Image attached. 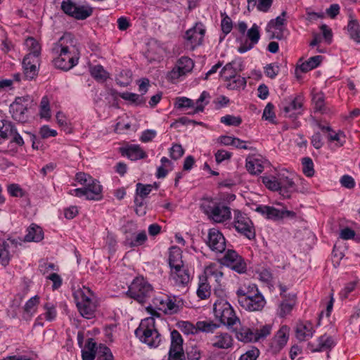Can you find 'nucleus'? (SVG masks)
<instances>
[{
  "instance_id": "nucleus-29",
  "label": "nucleus",
  "mask_w": 360,
  "mask_h": 360,
  "mask_svg": "<svg viewBox=\"0 0 360 360\" xmlns=\"http://www.w3.org/2000/svg\"><path fill=\"white\" fill-rule=\"evenodd\" d=\"M296 295L295 294H288V297L283 299L279 305L278 314L281 317L285 316L290 314L295 304Z\"/></svg>"
},
{
  "instance_id": "nucleus-48",
  "label": "nucleus",
  "mask_w": 360,
  "mask_h": 360,
  "mask_svg": "<svg viewBox=\"0 0 360 360\" xmlns=\"http://www.w3.org/2000/svg\"><path fill=\"white\" fill-rule=\"evenodd\" d=\"M121 98L126 100L131 101L132 103L141 105L146 103V99L143 96V95H139L134 93L125 92L120 95Z\"/></svg>"
},
{
  "instance_id": "nucleus-30",
  "label": "nucleus",
  "mask_w": 360,
  "mask_h": 360,
  "mask_svg": "<svg viewBox=\"0 0 360 360\" xmlns=\"http://www.w3.org/2000/svg\"><path fill=\"white\" fill-rule=\"evenodd\" d=\"M314 330L310 323H300L296 328V337L301 341L311 338Z\"/></svg>"
},
{
  "instance_id": "nucleus-28",
  "label": "nucleus",
  "mask_w": 360,
  "mask_h": 360,
  "mask_svg": "<svg viewBox=\"0 0 360 360\" xmlns=\"http://www.w3.org/2000/svg\"><path fill=\"white\" fill-rule=\"evenodd\" d=\"M44 238V233L41 227L32 224L27 229V233L25 236L24 241L26 242H39Z\"/></svg>"
},
{
  "instance_id": "nucleus-43",
  "label": "nucleus",
  "mask_w": 360,
  "mask_h": 360,
  "mask_svg": "<svg viewBox=\"0 0 360 360\" xmlns=\"http://www.w3.org/2000/svg\"><path fill=\"white\" fill-rule=\"evenodd\" d=\"M236 75H237V72L233 66V63H227L220 72V77L226 82H229Z\"/></svg>"
},
{
  "instance_id": "nucleus-52",
  "label": "nucleus",
  "mask_w": 360,
  "mask_h": 360,
  "mask_svg": "<svg viewBox=\"0 0 360 360\" xmlns=\"http://www.w3.org/2000/svg\"><path fill=\"white\" fill-rule=\"evenodd\" d=\"M220 122L227 126L238 127L242 123V118L240 116L226 115L221 117Z\"/></svg>"
},
{
  "instance_id": "nucleus-45",
  "label": "nucleus",
  "mask_w": 360,
  "mask_h": 360,
  "mask_svg": "<svg viewBox=\"0 0 360 360\" xmlns=\"http://www.w3.org/2000/svg\"><path fill=\"white\" fill-rule=\"evenodd\" d=\"M246 168L252 174H258L263 171L264 167L258 159L246 161Z\"/></svg>"
},
{
  "instance_id": "nucleus-25",
  "label": "nucleus",
  "mask_w": 360,
  "mask_h": 360,
  "mask_svg": "<svg viewBox=\"0 0 360 360\" xmlns=\"http://www.w3.org/2000/svg\"><path fill=\"white\" fill-rule=\"evenodd\" d=\"M289 328L286 326H283L275 335L271 345L276 350H281L287 343L288 340Z\"/></svg>"
},
{
  "instance_id": "nucleus-22",
  "label": "nucleus",
  "mask_w": 360,
  "mask_h": 360,
  "mask_svg": "<svg viewBox=\"0 0 360 360\" xmlns=\"http://www.w3.org/2000/svg\"><path fill=\"white\" fill-rule=\"evenodd\" d=\"M232 330L235 332L236 338L238 341L245 343L256 342L255 329L240 325V328L236 326Z\"/></svg>"
},
{
  "instance_id": "nucleus-23",
  "label": "nucleus",
  "mask_w": 360,
  "mask_h": 360,
  "mask_svg": "<svg viewBox=\"0 0 360 360\" xmlns=\"http://www.w3.org/2000/svg\"><path fill=\"white\" fill-rule=\"evenodd\" d=\"M334 346V341L331 336L324 334L319 338L316 345L309 342L308 348L312 352H323L330 350Z\"/></svg>"
},
{
  "instance_id": "nucleus-63",
  "label": "nucleus",
  "mask_w": 360,
  "mask_h": 360,
  "mask_svg": "<svg viewBox=\"0 0 360 360\" xmlns=\"http://www.w3.org/2000/svg\"><path fill=\"white\" fill-rule=\"evenodd\" d=\"M221 15L223 16V18H222L221 22V30L225 34H227L231 32V31L233 28L232 20H231V18L229 17L225 13L221 14Z\"/></svg>"
},
{
  "instance_id": "nucleus-14",
  "label": "nucleus",
  "mask_w": 360,
  "mask_h": 360,
  "mask_svg": "<svg viewBox=\"0 0 360 360\" xmlns=\"http://www.w3.org/2000/svg\"><path fill=\"white\" fill-rule=\"evenodd\" d=\"M207 244L216 252L222 253L226 250V240L223 234L216 229L209 231Z\"/></svg>"
},
{
  "instance_id": "nucleus-32",
  "label": "nucleus",
  "mask_w": 360,
  "mask_h": 360,
  "mask_svg": "<svg viewBox=\"0 0 360 360\" xmlns=\"http://www.w3.org/2000/svg\"><path fill=\"white\" fill-rule=\"evenodd\" d=\"M347 31L351 39L360 44V25L356 20L352 19L348 22Z\"/></svg>"
},
{
  "instance_id": "nucleus-56",
  "label": "nucleus",
  "mask_w": 360,
  "mask_h": 360,
  "mask_svg": "<svg viewBox=\"0 0 360 360\" xmlns=\"http://www.w3.org/2000/svg\"><path fill=\"white\" fill-rule=\"evenodd\" d=\"M77 4L71 0H63L61 3V10L67 15L72 17L76 11Z\"/></svg>"
},
{
  "instance_id": "nucleus-7",
  "label": "nucleus",
  "mask_w": 360,
  "mask_h": 360,
  "mask_svg": "<svg viewBox=\"0 0 360 360\" xmlns=\"http://www.w3.org/2000/svg\"><path fill=\"white\" fill-rule=\"evenodd\" d=\"M201 208L207 217L214 222L222 223L231 218L230 207L212 200H205Z\"/></svg>"
},
{
  "instance_id": "nucleus-50",
  "label": "nucleus",
  "mask_w": 360,
  "mask_h": 360,
  "mask_svg": "<svg viewBox=\"0 0 360 360\" xmlns=\"http://www.w3.org/2000/svg\"><path fill=\"white\" fill-rule=\"evenodd\" d=\"M272 326L270 324H266L260 326L259 328L255 329L256 335V342L266 338L271 332Z\"/></svg>"
},
{
  "instance_id": "nucleus-4",
  "label": "nucleus",
  "mask_w": 360,
  "mask_h": 360,
  "mask_svg": "<svg viewBox=\"0 0 360 360\" xmlns=\"http://www.w3.org/2000/svg\"><path fill=\"white\" fill-rule=\"evenodd\" d=\"M91 292L89 288H79L73 292V297L81 316L91 319L95 316L96 302L91 299Z\"/></svg>"
},
{
  "instance_id": "nucleus-62",
  "label": "nucleus",
  "mask_w": 360,
  "mask_h": 360,
  "mask_svg": "<svg viewBox=\"0 0 360 360\" xmlns=\"http://www.w3.org/2000/svg\"><path fill=\"white\" fill-rule=\"evenodd\" d=\"M184 154V150L180 144H174L169 150V155L172 159L178 160Z\"/></svg>"
},
{
  "instance_id": "nucleus-11",
  "label": "nucleus",
  "mask_w": 360,
  "mask_h": 360,
  "mask_svg": "<svg viewBox=\"0 0 360 360\" xmlns=\"http://www.w3.org/2000/svg\"><path fill=\"white\" fill-rule=\"evenodd\" d=\"M101 192L102 186L98 181L94 179L84 188L73 189L70 193L79 198L85 196L89 200H98L102 198Z\"/></svg>"
},
{
  "instance_id": "nucleus-31",
  "label": "nucleus",
  "mask_w": 360,
  "mask_h": 360,
  "mask_svg": "<svg viewBox=\"0 0 360 360\" xmlns=\"http://www.w3.org/2000/svg\"><path fill=\"white\" fill-rule=\"evenodd\" d=\"M169 264L171 270L175 268H180L184 265L182 261V252L178 248H172L169 252Z\"/></svg>"
},
{
  "instance_id": "nucleus-57",
  "label": "nucleus",
  "mask_w": 360,
  "mask_h": 360,
  "mask_svg": "<svg viewBox=\"0 0 360 360\" xmlns=\"http://www.w3.org/2000/svg\"><path fill=\"white\" fill-rule=\"evenodd\" d=\"M153 188V185L152 184H143L141 183H138L136 184V194L141 198H145L152 191Z\"/></svg>"
},
{
  "instance_id": "nucleus-6",
  "label": "nucleus",
  "mask_w": 360,
  "mask_h": 360,
  "mask_svg": "<svg viewBox=\"0 0 360 360\" xmlns=\"http://www.w3.org/2000/svg\"><path fill=\"white\" fill-rule=\"evenodd\" d=\"M153 288L143 277H136L129 287L127 295L139 302L146 303L152 296Z\"/></svg>"
},
{
  "instance_id": "nucleus-1",
  "label": "nucleus",
  "mask_w": 360,
  "mask_h": 360,
  "mask_svg": "<svg viewBox=\"0 0 360 360\" xmlns=\"http://www.w3.org/2000/svg\"><path fill=\"white\" fill-rule=\"evenodd\" d=\"M51 53L53 65L68 71L78 63L79 53L75 51L74 38L70 33L64 34L53 44Z\"/></svg>"
},
{
  "instance_id": "nucleus-49",
  "label": "nucleus",
  "mask_w": 360,
  "mask_h": 360,
  "mask_svg": "<svg viewBox=\"0 0 360 360\" xmlns=\"http://www.w3.org/2000/svg\"><path fill=\"white\" fill-rule=\"evenodd\" d=\"M170 349H183V339L181 334L176 330L171 333Z\"/></svg>"
},
{
  "instance_id": "nucleus-17",
  "label": "nucleus",
  "mask_w": 360,
  "mask_h": 360,
  "mask_svg": "<svg viewBox=\"0 0 360 360\" xmlns=\"http://www.w3.org/2000/svg\"><path fill=\"white\" fill-rule=\"evenodd\" d=\"M39 63V58L27 54L22 60V68L24 78L28 80L33 79L38 75V68L37 65Z\"/></svg>"
},
{
  "instance_id": "nucleus-35",
  "label": "nucleus",
  "mask_w": 360,
  "mask_h": 360,
  "mask_svg": "<svg viewBox=\"0 0 360 360\" xmlns=\"http://www.w3.org/2000/svg\"><path fill=\"white\" fill-rule=\"evenodd\" d=\"M323 56H315L309 58L308 60L300 65V69L303 72H307L318 67L321 63Z\"/></svg>"
},
{
  "instance_id": "nucleus-55",
  "label": "nucleus",
  "mask_w": 360,
  "mask_h": 360,
  "mask_svg": "<svg viewBox=\"0 0 360 360\" xmlns=\"http://www.w3.org/2000/svg\"><path fill=\"white\" fill-rule=\"evenodd\" d=\"M302 171L307 176H312L314 174V163L310 158H304L302 159Z\"/></svg>"
},
{
  "instance_id": "nucleus-9",
  "label": "nucleus",
  "mask_w": 360,
  "mask_h": 360,
  "mask_svg": "<svg viewBox=\"0 0 360 360\" xmlns=\"http://www.w3.org/2000/svg\"><path fill=\"white\" fill-rule=\"evenodd\" d=\"M233 226L236 230L249 240L255 238V230L251 219L238 210L233 211Z\"/></svg>"
},
{
  "instance_id": "nucleus-33",
  "label": "nucleus",
  "mask_w": 360,
  "mask_h": 360,
  "mask_svg": "<svg viewBox=\"0 0 360 360\" xmlns=\"http://www.w3.org/2000/svg\"><path fill=\"white\" fill-rule=\"evenodd\" d=\"M93 13V8L89 5H77L75 15H72V18L77 20H85Z\"/></svg>"
},
{
  "instance_id": "nucleus-18",
  "label": "nucleus",
  "mask_w": 360,
  "mask_h": 360,
  "mask_svg": "<svg viewBox=\"0 0 360 360\" xmlns=\"http://www.w3.org/2000/svg\"><path fill=\"white\" fill-rule=\"evenodd\" d=\"M212 347L219 349H228L233 346V338L227 332L217 333L211 340Z\"/></svg>"
},
{
  "instance_id": "nucleus-61",
  "label": "nucleus",
  "mask_w": 360,
  "mask_h": 360,
  "mask_svg": "<svg viewBox=\"0 0 360 360\" xmlns=\"http://www.w3.org/2000/svg\"><path fill=\"white\" fill-rule=\"evenodd\" d=\"M131 72L128 70H123L120 72L118 77H117V82L120 86H125L131 82Z\"/></svg>"
},
{
  "instance_id": "nucleus-36",
  "label": "nucleus",
  "mask_w": 360,
  "mask_h": 360,
  "mask_svg": "<svg viewBox=\"0 0 360 360\" xmlns=\"http://www.w3.org/2000/svg\"><path fill=\"white\" fill-rule=\"evenodd\" d=\"M91 75L97 81L104 82L108 78V73L101 65H96L90 68Z\"/></svg>"
},
{
  "instance_id": "nucleus-10",
  "label": "nucleus",
  "mask_w": 360,
  "mask_h": 360,
  "mask_svg": "<svg viewBox=\"0 0 360 360\" xmlns=\"http://www.w3.org/2000/svg\"><path fill=\"white\" fill-rule=\"evenodd\" d=\"M286 12L283 11L281 14L275 19L271 20L266 27V31L269 34V39L281 40L285 38Z\"/></svg>"
},
{
  "instance_id": "nucleus-21",
  "label": "nucleus",
  "mask_w": 360,
  "mask_h": 360,
  "mask_svg": "<svg viewBox=\"0 0 360 360\" xmlns=\"http://www.w3.org/2000/svg\"><path fill=\"white\" fill-rule=\"evenodd\" d=\"M247 37L250 39V42L240 45L238 49L240 53H245L250 50L259 41L260 34L259 26L257 24H253L251 28L248 30Z\"/></svg>"
},
{
  "instance_id": "nucleus-51",
  "label": "nucleus",
  "mask_w": 360,
  "mask_h": 360,
  "mask_svg": "<svg viewBox=\"0 0 360 360\" xmlns=\"http://www.w3.org/2000/svg\"><path fill=\"white\" fill-rule=\"evenodd\" d=\"M312 101L314 104L315 111L321 112H323L325 111L324 96L322 93L314 94Z\"/></svg>"
},
{
  "instance_id": "nucleus-44",
  "label": "nucleus",
  "mask_w": 360,
  "mask_h": 360,
  "mask_svg": "<svg viewBox=\"0 0 360 360\" xmlns=\"http://www.w3.org/2000/svg\"><path fill=\"white\" fill-rule=\"evenodd\" d=\"M262 183L266 188L274 191H279L278 174L277 176H263Z\"/></svg>"
},
{
  "instance_id": "nucleus-2",
  "label": "nucleus",
  "mask_w": 360,
  "mask_h": 360,
  "mask_svg": "<svg viewBox=\"0 0 360 360\" xmlns=\"http://www.w3.org/2000/svg\"><path fill=\"white\" fill-rule=\"evenodd\" d=\"M239 305L248 311H260L266 304L263 295L255 284L244 285L236 291Z\"/></svg>"
},
{
  "instance_id": "nucleus-53",
  "label": "nucleus",
  "mask_w": 360,
  "mask_h": 360,
  "mask_svg": "<svg viewBox=\"0 0 360 360\" xmlns=\"http://www.w3.org/2000/svg\"><path fill=\"white\" fill-rule=\"evenodd\" d=\"M210 98V95L208 92L204 91L200 94L199 98L197 100L196 103L197 106L194 110L193 113H197L199 112H202L204 110L205 106L208 103V101H205L207 99Z\"/></svg>"
},
{
  "instance_id": "nucleus-20",
  "label": "nucleus",
  "mask_w": 360,
  "mask_h": 360,
  "mask_svg": "<svg viewBox=\"0 0 360 360\" xmlns=\"http://www.w3.org/2000/svg\"><path fill=\"white\" fill-rule=\"evenodd\" d=\"M279 193L285 198H290L291 193L296 190V186L292 179L283 173L278 174Z\"/></svg>"
},
{
  "instance_id": "nucleus-39",
  "label": "nucleus",
  "mask_w": 360,
  "mask_h": 360,
  "mask_svg": "<svg viewBox=\"0 0 360 360\" xmlns=\"http://www.w3.org/2000/svg\"><path fill=\"white\" fill-rule=\"evenodd\" d=\"M205 274L206 275L205 278H214L217 283H220L221 279L224 275L216 264H210L208 266L205 270Z\"/></svg>"
},
{
  "instance_id": "nucleus-38",
  "label": "nucleus",
  "mask_w": 360,
  "mask_h": 360,
  "mask_svg": "<svg viewBox=\"0 0 360 360\" xmlns=\"http://www.w3.org/2000/svg\"><path fill=\"white\" fill-rule=\"evenodd\" d=\"M272 4L273 0H255V4L252 6H250L251 4L248 2L247 8L250 11L256 7L258 11L266 13L270 10Z\"/></svg>"
},
{
  "instance_id": "nucleus-16",
  "label": "nucleus",
  "mask_w": 360,
  "mask_h": 360,
  "mask_svg": "<svg viewBox=\"0 0 360 360\" xmlns=\"http://www.w3.org/2000/svg\"><path fill=\"white\" fill-rule=\"evenodd\" d=\"M205 30L201 22H198L195 25L186 31L184 38L191 44V48L193 49L197 46L202 43Z\"/></svg>"
},
{
  "instance_id": "nucleus-41",
  "label": "nucleus",
  "mask_w": 360,
  "mask_h": 360,
  "mask_svg": "<svg viewBox=\"0 0 360 360\" xmlns=\"http://www.w3.org/2000/svg\"><path fill=\"white\" fill-rule=\"evenodd\" d=\"M25 45L30 51L28 54L39 58L41 53V46L39 42L33 37H28L25 40Z\"/></svg>"
},
{
  "instance_id": "nucleus-27",
  "label": "nucleus",
  "mask_w": 360,
  "mask_h": 360,
  "mask_svg": "<svg viewBox=\"0 0 360 360\" xmlns=\"http://www.w3.org/2000/svg\"><path fill=\"white\" fill-rule=\"evenodd\" d=\"M98 347L93 338H89L82 350V360H94L96 356Z\"/></svg>"
},
{
  "instance_id": "nucleus-58",
  "label": "nucleus",
  "mask_w": 360,
  "mask_h": 360,
  "mask_svg": "<svg viewBox=\"0 0 360 360\" xmlns=\"http://www.w3.org/2000/svg\"><path fill=\"white\" fill-rule=\"evenodd\" d=\"M40 115L43 118H50L49 101L47 96H44L40 103Z\"/></svg>"
},
{
  "instance_id": "nucleus-3",
  "label": "nucleus",
  "mask_w": 360,
  "mask_h": 360,
  "mask_svg": "<svg viewBox=\"0 0 360 360\" xmlns=\"http://www.w3.org/2000/svg\"><path fill=\"white\" fill-rule=\"evenodd\" d=\"M135 335L142 342L151 347H157L160 342V333L155 328V319L153 317L142 320L135 330Z\"/></svg>"
},
{
  "instance_id": "nucleus-42",
  "label": "nucleus",
  "mask_w": 360,
  "mask_h": 360,
  "mask_svg": "<svg viewBox=\"0 0 360 360\" xmlns=\"http://www.w3.org/2000/svg\"><path fill=\"white\" fill-rule=\"evenodd\" d=\"M219 327V325L213 321H200L195 324V330L205 333H212Z\"/></svg>"
},
{
  "instance_id": "nucleus-47",
  "label": "nucleus",
  "mask_w": 360,
  "mask_h": 360,
  "mask_svg": "<svg viewBox=\"0 0 360 360\" xmlns=\"http://www.w3.org/2000/svg\"><path fill=\"white\" fill-rule=\"evenodd\" d=\"M15 129H16L11 122H4L3 126L0 127V139L5 140L11 137Z\"/></svg>"
},
{
  "instance_id": "nucleus-46",
  "label": "nucleus",
  "mask_w": 360,
  "mask_h": 360,
  "mask_svg": "<svg viewBox=\"0 0 360 360\" xmlns=\"http://www.w3.org/2000/svg\"><path fill=\"white\" fill-rule=\"evenodd\" d=\"M245 86V79L238 75H236L233 79H231L226 84V87L231 90L244 88Z\"/></svg>"
},
{
  "instance_id": "nucleus-37",
  "label": "nucleus",
  "mask_w": 360,
  "mask_h": 360,
  "mask_svg": "<svg viewBox=\"0 0 360 360\" xmlns=\"http://www.w3.org/2000/svg\"><path fill=\"white\" fill-rule=\"evenodd\" d=\"M200 283L197 290V295L201 300H205L208 298L211 295V288L209 283H207V278H200Z\"/></svg>"
},
{
  "instance_id": "nucleus-12",
  "label": "nucleus",
  "mask_w": 360,
  "mask_h": 360,
  "mask_svg": "<svg viewBox=\"0 0 360 360\" xmlns=\"http://www.w3.org/2000/svg\"><path fill=\"white\" fill-rule=\"evenodd\" d=\"M30 97L28 96L18 97L10 105L9 112L12 117L19 122H25L27 120V106Z\"/></svg>"
},
{
  "instance_id": "nucleus-5",
  "label": "nucleus",
  "mask_w": 360,
  "mask_h": 360,
  "mask_svg": "<svg viewBox=\"0 0 360 360\" xmlns=\"http://www.w3.org/2000/svg\"><path fill=\"white\" fill-rule=\"evenodd\" d=\"M213 309L216 319L228 328L232 329L238 324H240V319L236 315L233 309L228 302L223 300H217L214 304Z\"/></svg>"
},
{
  "instance_id": "nucleus-26",
  "label": "nucleus",
  "mask_w": 360,
  "mask_h": 360,
  "mask_svg": "<svg viewBox=\"0 0 360 360\" xmlns=\"http://www.w3.org/2000/svg\"><path fill=\"white\" fill-rule=\"evenodd\" d=\"M122 155L127 156L131 160H138L146 158V153L139 145H131L126 148H120Z\"/></svg>"
},
{
  "instance_id": "nucleus-64",
  "label": "nucleus",
  "mask_w": 360,
  "mask_h": 360,
  "mask_svg": "<svg viewBox=\"0 0 360 360\" xmlns=\"http://www.w3.org/2000/svg\"><path fill=\"white\" fill-rule=\"evenodd\" d=\"M201 350L196 346L187 349V360H200L201 358Z\"/></svg>"
},
{
  "instance_id": "nucleus-19",
  "label": "nucleus",
  "mask_w": 360,
  "mask_h": 360,
  "mask_svg": "<svg viewBox=\"0 0 360 360\" xmlns=\"http://www.w3.org/2000/svg\"><path fill=\"white\" fill-rule=\"evenodd\" d=\"M157 301L160 302V310L171 314L176 313L183 306V300L176 297H166L165 299H157Z\"/></svg>"
},
{
  "instance_id": "nucleus-13",
  "label": "nucleus",
  "mask_w": 360,
  "mask_h": 360,
  "mask_svg": "<svg viewBox=\"0 0 360 360\" xmlns=\"http://www.w3.org/2000/svg\"><path fill=\"white\" fill-rule=\"evenodd\" d=\"M221 260L223 264L239 274L246 271V263L242 257L233 250H228Z\"/></svg>"
},
{
  "instance_id": "nucleus-59",
  "label": "nucleus",
  "mask_w": 360,
  "mask_h": 360,
  "mask_svg": "<svg viewBox=\"0 0 360 360\" xmlns=\"http://www.w3.org/2000/svg\"><path fill=\"white\" fill-rule=\"evenodd\" d=\"M274 106L271 103H267L264 110L262 118L269 121L271 123H275L276 115L274 112Z\"/></svg>"
},
{
  "instance_id": "nucleus-15",
  "label": "nucleus",
  "mask_w": 360,
  "mask_h": 360,
  "mask_svg": "<svg viewBox=\"0 0 360 360\" xmlns=\"http://www.w3.org/2000/svg\"><path fill=\"white\" fill-rule=\"evenodd\" d=\"M194 67L193 61L188 57L184 56L179 58L176 66L169 73V77L172 80L178 79L182 75L191 72Z\"/></svg>"
},
{
  "instance_id": "nucleus-40",
  "label": "nucleus",
  "mask_w": 360,
  "mask_h": 360,
  "mask_svg": "<svg viewBox=\"0 0 360 360\" xmlns=\"http://www.w3.org/2000/svg\"><path fill=\"white\" fill-rule=\"evenodd\" d=\"M39 304V297L35 295L31 297L29 300L27 301L24 306V311L25 314L30 318L37 311V308L38 304Z\"/></svg>"
},
{
  "instance_id": "nucleus-34",
  "label": "nucleus",
  "mask_w": 360,
  "mask_h": 360,
  "mask_svg": "<svg viewBox=\"0 0 360 360\" xmlns=\"http://www.w3.org/2000/svg\"><path fill=\"white\" fill-rule=\"evenodd\" d=\"M11 257L8 242L0 240V264L4 266H7Z\"/></svg>"
},
{
  "instance_id": "nucleus-24",
  "label": "nucleus",
  "mask_w": 360,
  "mask_h": 360,
  "mask_svg": "<svg viewBox=\"0 0 360 360\" xmlns=\"http://www.w3.org/2000/svg\"><path fill=\"white\" fill-rule=\"evenodd\" d=\"M171 277L178 285H185L190 281V274L184 265L171 270Z\"/></svg>"
},
{
  "instance_id": "nucleus-60",
  "label": "nucleus",
  "mask_w": 360,
  "mask_h": 360,
  "mask_svg": "<svg viewBox=\"0 0 360 360\" xmlns=\"http://www.w3.org/2000/svg\"><path fill=\"white\" fill-rule=\"evenodd\" d=\"M279 71V66L276 63L268 64L264 67L265 75L271 79H274L278 74Z\"/></svg>"
},
{
  "instance_id": "nucleus-54",
  "label": "nucleus",
  "mask_w": 360,
  "mask_h": 360,
  "mask_svg": "<svg viewBox=\"0 0 360 360\" xmlns=\"http://www.w3.org/2000/svg\"><path fill=\"white\" fill-rule=\"evenodd\" d=\"M44 308L45 309L44 316L46 321H52L55 320L57 311L56 306L51 302H47L44 304Z\"/></svg>"
},
{
  "instance_id": "nucleus-8",
  "label": "nucleus",
  "mask_w": 360,
  "mask_h": 360,
  "mask_svg": "<svg viewBox=\"0 0 360 360\" xmlns=\"http://www.w3.org/2000/svg\"><path fill=\"white\" fill-rule=\"evenodd\" d=\"M304 98L301 96L285 98L281 103V111L285 117L295 120L303 112Z\"/></svg>"
}]
</instances>
